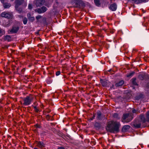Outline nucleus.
Returning <instances> with one entry per match:
<instances>
[{
	"instance_id": "29",
	"label": "nucleus",
	"mask_w": 149,
	"mask_h": 149,
	"mask_svg": "<svg viewBox=\"0 0 149 149\" xmlns=\"http://www.w3.org/2000/svg\"><path fill=\"white\" fill-rule=\"evenodd\" d=\"M129 1H131L133 3L137 4H138V3L139 2V0H129Z\"/></svg>"
},
{
	"instance_id": "47",
	"label": "nucleus",
	"mask_w": 149,
	"mask_h": 149,
	"mask_svg": "<svg viewBox=\"0 0 149 149\" xmlns=\"http://www.w3.org/2000/svg\"><path fill=\"white\" fill-rule=\"evenodd\" d=\"M1 2L3 3H3H5L4 2V1H5V0H1Z\"/></svg>"
},
{
	"instance_id": "24",
	"label": "nucleus",
	"mask_w": 149,
	"mask_h": 149,
	"mask_svg": "<svg viewBox=\"0 0 149 149\" xmlns=\"http://www.w3.org/2000/svg\"><path fill=\"white\" fill-rule=\"evenodd\" d=\"M94 2L97 6H99L100 4L99 0H94Z\"/></svg>"
},
{
	"instance_id": "16",
	"label": "nucleus",
	"mask_w": 149,
	"mask_h": 149,
	"mask_svg": "<svg viewBox=\"0 0 149 149\" xmlns=\"http://www.w3.org/2000/svg\"><path fill=\"white\" fill-rule=\"evenodd\" d=\"M130 127V126L129 125H125L122 128V132H127L128 130Z\"/></svg>"
},
{
	"instance_id": "19",
	"label": "nucleus",
	"mask_w": 149,
	"mask_h": 149,
	"mask_svg": "<svg viewBox=\"0 0 149 149\" xmlns=\"http://www.w3.org/2000/svg\"><path fill=\"white\" fill-rule=\"evenodd\" d=\"M124 83V81L123 80H121L115 84L116 87H119L122 86Z\"/></svg>"
},
{
	"instance_id": "22",
	"label": "nucleus",
	"mask_w": 149,
	"mask_h": 149,
	"mask_svg": "<svg viewBox=\"0 0 149 149\" xmlns=\"http://www.w3.org/2000/svg\"><path fill=\"white\" fill-rule=\"evenodd\" d=\"M47 84H50L52 83V80L51 79L50 77H49L48 79L47 80Z\"/></svg>"
},
{
	"instance_id": "30",
	"label": "nucleus",
	"mask_w": 149,
	"mask_h": 149,
	"mask_svg": "<svg viewBox=\"0 0 149 149\" xmlns=\"http://www.w3.org/2000/svg\"><path fill=\"white\" fill-rule=\"evenodd\" d=\"M5 33V31L3 29L0 28V36H1V34H2L3 33Z\"/></svg>"
},
{
	"instance_id": "2",
	"label": "nucleus",
	"mask_w": 149,
	"mask_h": 149,
	"mask_svg": "<svg viewBox=\"0 0 149 149\" xmlns=\"http://www.w3.org/2000/svg\"><path fill=\"white\" fill-rule=\"evenodd\" d=\"M23 102H21V104L24 106H28L30 104L33 102V97L32 95L27 96L26 97L22 98Z\"/></svg>"
},
{
	"instance_id": "54",
	"label": "nucleus",
	"mask_w": 149,
	"mask_h": 149,
	"mask_svg": "<svg viewBox=\"0 0 149 149\" xmlns=\"http://www.w3.org/2000/svg\"><path fill=\"white\" fill-rule=\"evenodd\" d=\"M17 71L18 70H19V67H18V68H17Z\"/></svg>"
},
{
	"instance_id": "14",
	"label": "nucleus",
	"mask_w": 149,
	"mask_h": 149,
	"mask_svg": "<svg viewBox=\"0 0 149 149\" xmlns=\"http://www.w3.org/2000/svg\"><path fill=\"white\" fill-rule=\"evenodd\" d=\"M109 8L112 11H115L117 8V4L116 3L112 4L110 5Z\"/></svg>"
},
{
	"instance_id": "17",
	"label": "nucleus",
	"mask_w": 149,
	"mask_h": 149,
	"mask_svg": "<svg viewBox=\"0 0 149 149\" xmlns=\"http://www.w3.org/2000/svg\"><path fill=\"white\" fill-rule=\"evenodd\" d=\"M100 81L102 86L104 87H107V82L106 80L100 79Z\"/></svg>"
},
{
	"instance_id": "38",
	"label": "nucleus",
	"mask_w": 149,
	"mask_h": 149,
	"mask_svg": "<svg viewBox=\"0 0 149 149\" xmlns=\"http://www.w3.org/2000/svg\"><path fill=\"white\" fill-rule=\"evenodd\" d=\"M35 126L36 128H40L41 127L40 125L37 124L35 125Z\"/></svg>"
},
{
	"instance_id": "28",
	"label": "nucleus",
	"mask_w": 149,
	"mask_h": 149,
	"mask_svg": "<svg viewBox=\"0 0 149 149\" xmlns=\"http://www.w3.org/2000/svg\"><path fill=\"white\" fill-rule=\"evenodd\" d=\"M139 2L138 4L142 2H146L148 1V0H139Z\"/></svg>"
},
{
	"instance_id": "23",
	"label": "nucleus",
	"mask_w": 149,
	"mask_h": 149,
	"mask_svg": "<svg viewBox=\"0 0 149 149\" xmlns=\"http://www.w3.org/2000/svg\"><path fill=\"white\" fill-rule=\"evenodd\" d=\"M134 73L135 72H133L129 73L127 74V76L128 77H131L134 75Z\"/></svg>"
},
{
	"instance_id": "36",
	"label": "nucleus",
	"mask_w": 149,
	"mask_h": 149,
	"mask_svg": "<svg viewBox=\"0 0 149 149\" xmlns=\"http://www.w3.org/2000/svg\"><path fill=\"white\" fill-rule=\"evenodd\" d=\"M28 8L29 9H31L32 8V6L31 4H29Z\"/></svg>"
},
{
	"instance_id": "57",
	"label": "nucleus",
	"mask_w": 149,
	"mask_h": 149,
	"mask_svg": "<svg viewBox=\"0 0 149 149\" xmlns=\"http://www.w3.org/2000/svg\"><path fill=\"white\" fill-rule=\"evenodd\" d=\"M30 66H30V65H29V67H30Z\"/></svg>"
},
{
	"instance_id": "3",
	"label": "nucleus",
	"mask_w": 149,
	"mask_h": 149,
	"mask_svg": "<svg viewBox=\"0 0 149 149\" xmlns=\"http://www.w3.org/2000/svg\"><path fill=\"white\" fill-rule=\"evenodd\" d=\"M133 118L131 114L129 113L124 114L122 117L121 121L123 123H128L130 122Z\"/></svg>"
},
{
	"instance_id": "13",
	"label": "nucleus",
	"mask_w": 149,
	"mask_h": 149,
	"mask_svg": "<svg viewBox=\"0 0 149 149\" xmlns=\"http://www.w3.org/2000/svg\"><path fill=\"white\" fill-rule=\"evenodd\" d=\"M96 118L97 120H101L104 117V115H102L100 111H99L96 112Z\"/></svg>"
},
{
	"instance_id": "6",
	"label": "nucleus",
	"mask_w": 149,
	"mask_h": 149,
	"mask_svg": "<svg viewBox=\"0 0 149 149\" xmlns=\"http://www.w3.org/2000/svg\"><path fill=\"white\" fill-rule=\"evenodd\" d=\"M140 118L143 123H145L146 122L149 121V111H148L146 113L147 119L145 117L144 115H140Z\"/></svg>"
},
{
	"instance_id": "5",
	"label": "nucleus",
	"mask_w": 149,
	"mask_h": 149,
	"mask_svg": "<svg viewBox=\"0 0 149 149\" xmlns=\"http://www.w3.org/2000/svg\"><path fill=\"white\" fill-rule=\"evenodd\" d=\"M143 123L141 119L140 120L138 119L135 120L132 123V126L135 128H139L141 127V123Z\"/></svg>"
},
{
	"instance_id": "51",
	"label": "nucleus",
	"mask_w": 149,
	"mask_h": 149,
	"mask_svg": "<svg viewBox=\"0 0 149 149\" xmlns=\"http://www.w3.org/2000/svg\"><path fill=\"white\" fill-rule=\"evenodd\" d=\"M147 87L148 88H149V83L147 84Z\"/></svg>"
},
{
	"instance_id": "4",
	"label": "nucleus",
	"mask_w": 149,
	"mask_h": 149,
	"mask_svg": "<svg viewBox=\"0 0 149 149\" xmlns=\"http://www.w3.org/2000/svg\"><path fill=\"white\" fill-rule=\"evenodd\" d=\"M24 1V0H15V9L19 13H21L22 11V8H19V7L23 3Z\"/></svg>"
},
{
	"instance_id": "55",
	"label": "nucleus",
	"mask_w": 149,
	"mask_h": 149,
	"mask_svg": "<svg viewBox=\"0 0 149 149\" xmlns=\"http://www.w3.org/2000/svg\"><path fill=\"white\" fill-rule=\"evenodd\" d=\"M11 1H14V0H10Z\"/></svg>"
},
{
	"instance_id": "48",
	"label": "nucleus",
	"mask_w": 149,
	"mask_h": 149,
	"mask_svg": "<svg viewBox=\"0 0 149 149\" xmlns=\"http://www.w3.org/2000/svg\"><path fill=\"white\" fill-rule=\"evenodd\" d=\"M92 77L91 76H90L88 78V80H91L92 78Z\"/></svg>"
},
{
	"instance_id": "52",
	"label": "nucleus",
	"mask_w": 149,
	"mask_h": 149,
	"mask_svg": "<svg viewBox=\"0 0 149 149\" xmlns=\"http://www.w3.org/2000/svg\"><path fill=\"white\" fill-rule=\"evenodd\" d=\"M50 111H51L49 110V111H47V113H49V112H50Z\"/></svg>"
},
{
	"instance_id": "15",
	"label": "nucleus",
	"mask_w": 149,
	"mask_h": 149,
	"mask_svg": "<svg viewBox=\"0 0 149 149\" xmlns=\"http://www.w3.org/2000/svg\"><path fill=\"white\" fill-rule=\"evenodd\" d=\"M36 143L38 147L40 148H42L45 146V144L42 141H36Z\"/></svg>"
},
{
	"instance_id": "40",
	"label": "nucleus",
	"mask_w": 149,
	"mask_h": 149,
	"mask_svg": "<svg viewBox=\"0 0 149 149\" xmlns=\"http://www.w3.org/2000/svg\"><path fill=\"white\" fill-rule=\"evenodd\" d=\"M107 72H109L111 74H113V73H112L111 72L112 71L113 72V70H112L111 69L107 70Z\"/></svg>"
},
{
	"instance_id": "27",
	"label": "nucleus",
	"mask_w": 149,
	"mask_h": 149,
	"mask_svg": "<svg viewBox=\"0 0 149 149\" xmlns=\"http://www.w3.org/2000/svg\"><path fill=\"white\" fill-rule=\"evenodd\" d=\"M28 19L30 21L33 22L35 20V18L33 17H31Z\"/></svg>"
},
{
	"instance_id": "43",
	"label": "nucleus",
	"mask_w": 149,
	"mask_h": 149,
	"mask_svg": "<svg viewBox=\"0 0 149 149\" xmlns=\"http://www.w3.org/2000/svg\"><path fill=\"white\" fill-rule=\"evenodd\" d=\"M16 67L14 65H13L12 66V70H15V68Z\"/></svg>"
},
{
	"instance_id": "1",
	"label": "nucleus",
	"mask_w": 149,
	"mask_h": 149,
	"mask_svg": "<svg viewBox=\"0 0 149 149\" xmlns=\"http://www.w3.org/2000/svg\"><path fill=\"white\" fill-rule=\"evenodd\" d=\"M120 122L111 121L107 124L106 128L107 130L111 133H117L120 131Z\"/></svg>"
},
{
	"instance_id": "34",
	"label": "nucleus",
	"mask_w": 149,
	"mask_h": 149,
	"mask_svg": "<svg viewBox=\"0 0 149 149\" xmlns=\"http://www.w3.org/2000/svg\"><path fill=\"white\" fill-rule=\"evenodd\" d=\"M61 74V72L60 71H57L56 72V76H58Z\"/></svg>"
},
{
	"instance_id": "58",
	"label": "nucleus",
	"mask_w": 149,
	"mask_h": 149,
	"mask_svg": "<svg viewBox=\"0 0 149 149\" xmlns=\"http://www.w3.org/2000/svg\"><path fill=\"white\" fill-rule=\"evenodd\" d=\"M148 30H149V29H148Z\"/></svg>"
},
{
	"instance_id": "45",
	"label": "nucleus",
	"mask_w": 149,
	"mask_h": 149,
	"mask_svg": "<svg viewBox=\"0 0 149 149\" xmlns=\"http://www.w3.org/2000/svg\"><path fill=\"white\" fill-rule=\"evenodd\" d=\"M99 125L98 123H96L95 125V127H98V128L99 127H100V126H98V125Z\"/></svg>"
},
{
	"instance_id": "8",
	"label": "nucleus",
	"mask_w": 149,
	"mask_h": 149,
	"mask_svg": "<svg viewBox=\"0 0 149 149\" xmlns=\"http://www.w3.org/2000/svg\"><path fill=\"white\" fill-rule=\"evenodd\" d=\"M36 7H39L43 5L45 3L44 0H36L33 2Z\"/></svg>"
},
{
	"instance_id": "20",
	"label": "nucleus",
	"mask_w": 149,
	"mask_h": 149,
	"mask_svg": "<svg viewBox=\"0 0 149 149\" xmlns=\"http://www.w3.org/2000/svg\"><path fill=\"white\" fill-rule=\"evenodd\" d=\"M3 6L5 8H8L11 5L9 3H3Z\"/></svg>"
},
{
	"instance_id": "42",
	"label": "nucleus",
	"mask_w": 149,
	"mask_h": 149,
	"mask_svg": "<svg viewBox=\"0 0 149 149\" xmlns=\"http://www.w3.org/2000/svg\"><path fill=\"white\" fill-rule=\"evenodd\" d=\"M27 17L28 19H29L31 17V14L30 13H28L27 15Z\"/></svg>"
},
{
	"instance_id": "21",
	"label": "nucleus",
	"mask_w": 149,
	"mask_h": 149,
	"mask_svg": "<svg viewBox=\"0 0 149 149\" xmlns=\"http://www.w3.org/2000/svg\"><path fill=\"white\" fill-rule=\"evenodd\" d=\"M136 78H133L131 79L132 82V84L134 85H138L136 81Z\"/></svg>"
},
{
	"instance_id": "46",
	"label": "nucleus",
	"mask_w": 149,
	"mask_h": 149,
	"mask_svg": "<svg viewBox=\"0 0 149 149\" xmlns=\"http://www.w3.org/2000/svg\"><path fill=\"white\" fill-rule=\"evenodd\" d=\"M132 112L134 113H136V110L135 109H133V110H132Z\"/></svg>"
},
{
	"instance_id": "39",
	"label": "nucleus",
	"mask_w": 149,
	"mask_h": 149,
	"mask_svg": "<svg viewBox=\"0 0 149 149\" xmlns=\"http://www.w3.org/2000/svg\"><path fill=\"white\" fill-rule=\"evenodd\" d=\"M41 17V16L40 15H38L36 17V18L37 20H38Z\"/></svg>"
},
{
	"instance_id": "53",
	"label": "nucleus",
	"mask_w": 149,
	"mask_h": 149,
	"mask_svg": "<svg viewBox=\"0 0 149 149\" xmlns=\"http://www.w3.org/2000/svg\"><path fill=\"white\" fill-rule=\"evenodd\" d=\"M110 32H111V33H113V31H111Z\"/></svg>"
},
{
	"instance_id": "56",
	"label": "nucleus",
	"mask_w": 149,
	"mask_h": 149,
	"mask_svg": "<svg viewBox=\"0 0 149 149\" xmlns=\"http://www.w3.org/2000/svg\"><path fill=\"white\" fill-rule=\"evenodd\" d=\"M33 149H38L37 148H34Z\"/></svg>"
},
{
	"instance_id": "9",
	"label": "nucleus",
	"mask_w": 149,
	"mask_h": 149,
	"mask_svg": "<svg viewBox=\"0 0 149 149\" xmlns=\"http://www.w3.org/2000/svg\"><path fill=\"white\" fill-rule=\"evenodd\" d=\"M47 10V8L46 7L43 6L40 8H38L35 9V11L39 14H40L45 12Z\"/></svg>"
},
{
	"instance_id": "31",
	"label": "nucleus",
	"mask_w": 149,
	"mask_h": 149,
	"mask_svg": "<svg viewBox=\"0 0 149 149\" xmlns=\"http://www.w3.org/2000/svg\"><path fill=\"white\" fill-rule=\"evenodd\" d=\"M96 113H93V116L92 117H91L90 118V120H93L95 118L96 116Z\"/></svg>"
},
{
	"instance_id": "33",
	"label": "nucleus",
	"mask_w": 149,
	"mask_h": 149,
	"mask_svg": "<svg viewBox=\"0 0 149 149\" xmlns=\"http://www.w3.org/2000/svg\"><path fill=\"white\" fill-rule=\"evenodd\" d=\"M34 111L36 113H38L39 111V110L37 108V107L35 106L34 107Z\"/></svg>"
},
{
	"instance_id": "44",
	"label": "nucleus",
	"mask_w": 149,
	"mask_h": 149,
	"mask_svg": "<svg viewBox=\"0 0 149 149\" xmlns=\"http://www.w3.org/2000/svg\"><path fill=\"white\" fill-rule=\"evenodd\" d=\"M57 149H65V148L61 146L58 147Z\"/></svg>"
},
{
	"instance_id": "32",
	"label": "nucleus",
	"mask_w": 149,
	"mask_h": 149,
	"mask_svg": "<svg viewBox=\"0 0 149 149\" xmlns=\"http://www.w3.org/2000/svg\"><path fill=\"white\" fill-rule=\"evenodd\" d=\"M51 116H49V115H47L46 116V118L47 120H49L50 119Z\"/></svg>"
},
{
	"instance_id": "18",
	"label": "nucleus",
	"mask_w": 149,
	"mask_h": 149,
	"mask_svg": "<svg viewBox=\"0 0 149 149\" xmlns=\"http://www.w3.org/2000/svg\"><path fill=\"white\" fill-rule=\"evenodd\" d=\"M3 39L5 41H11V37L9 35H6L4 36Z\"/></svg>"
},
{
	"instance_id": "10",
	"label": "nucleus",
	"mask_w": 149,
	"mask_h": 149,
	"mask_svg": "<svg viewBox=\"0 0 149 149\" xmlns=\"http://www.w3.org/2000/svg\"><path fill=\"white\" fill-rule=\"evenodd\" d=\"M148 74L145 73H141L139 74L138 77L140 79L143 80L147 79L148 77Z\"/></svg>"
},
{
	"instance_id": "50",
	"label": "nucleus",
	"mask_w": 149,
	"mask_h": 149,
	"mask_svg": "<svg viewBox=\"0 0 149 149\" xmlns=\"http://www.w3.org/2000/svg\"><path fill=\"white\" fill-rule=\"evenodd\" d=\"M104 73L105 74H108V72L107 71H105L104 72Z\"/></svg>"
},
{
	"instance_id": "37",
	"label": "nucleus",
	"mask_w": 149,
	"mask_h": 149,
	"mask_svg": "<svg viewBox=\"0 0 149 149\" xmlns=\"http://www.w3.org/2000/svg\"><path fill=\"white\" fill-rule=\"evenodd\" d=\"M25 70V68H24L22 69L21 71V74H24V72Z\"/></svg>"
},
{
	"instance_id": "35",
	"label": "nucleus",
	"mask_w": 149,
	"mask_h": 149,
	"mask_svg": "<svg viewBox=\"0 0 149 149\" xmlns=\"http://www.w3.org/2000/svg\"><path fill=\"white\" fill-rule=\"evenodd\" d=\"M49 77H51V78L53 77H54V75L52 73H49Z\"/></svg>"
},
{
	"instance_id": "7",
	"label": "nucleus",
	"mask_w": 149,
	"mask_h": 149,
	"mask_svg": "<svg viewBox=\"0 0 149 149\" xmlns=\"http://www.w3.org/2000/svg\"><path fill=\"white\" fill-rule=\"evenodd\" d=\"M84 3L81 0H75V3L73 5V7L75 8H80L83 6Z\"/></svg>"
},
{
	"instance_id": "41",
	"label": "nucleus",
	"mask_w": 149,
	"mask_h": 149,
	"mask_svg": "<svg viewBox=\"0 0 149 149\" xmlns=\"http://www.w3.org/2000/svg\"><path fill=\"white\" fill-rule=\"evenodd\" d=\"M118 115L117 113H115L113 115V117L114 118H117L118 117Z\"/></svg>"
},
{
	"instance_id": "49",
	"label": "nucleus",
	"mask_w": 149,
	"mask_h": 149,
	"mask_svg": "<svg viewBox=\"0 0 149 149\" xmlns=\"http://www.w3.org/2000/svg\"><path fill=\"white\" fill-rule=\"evenodd\" d=\"M53 119V117L51 116V117L50 118V120H52Z\"/></svg>"
},
{
	"instance_id": "11",
	"label": "nucleus",
	"mask_w": 149,
	"mask_h": 149,
	"mask_svg": "<svg viewBox=\"0 0 149 149\" xmlns=\"http://www.w3.org/2000/svg\"><path fill=\"white\" fill-rule=\"evenodd\" d=\"M19 29V27L18 26H13L12 28L10 30V32L11 33H16L17 32Z\"/></svg>"
},
{
	"instance_id": "12",
	"label": "nucleus",
	"mask_w": 149,
	"mask_h": 149,
	"mask_svg": "<svg viewBox=\"0 0 149 149\" xmlns=\"http://www.w3.org/2000/svg\"><path fill=\"white\" fill-rule=\"evenodd\" d=\"M1 16L2 17L9 19L12 17L11 14L5 12H2L1 14Z\"/></svg>"
},
{
	"instance_id": "26",
	"label": "nucleus",
	"mask_w": 149,
	"mask_h": 149,
	"mask_svg": "<svg viewBox=\"0 0 149 149\" xmlns=\"http://www.w3.org/2000/svg\"><path fill=\"white\" fill-rule=\"evenodd\" d=\"M27 21H28V20H27V19L26 17H25L23 18V24H27Z\"/></svg>"
},
{
	"instance_id": "25",
	"label": "nucleus",
	"mask_w": 149,
	"mask_h": 149,
	"mask_svg": "<svg viewBox=\"0 0 149 149\" xmlns=\"http://www.w3.org/2000/svg\"><path fill=\"white\" fill-rule=\"evenodd\" d=\"M143 98V95L142 94H140L138 96H137L136 97V99L137 100H139L140 99Z\"/></svg>"
}]
</instances>
